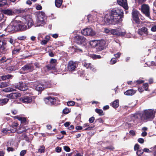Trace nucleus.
Returning a JSON list of instances; mask_svg holds the SVG:
<instances>
[{"label": "nucleus", "mask_w": 156, "mask_h": 156, "mask_svg": "<svg viewBox=\"0 0 156 156\" xmlns=\"http://www.w3.org/2000/svg\"><path fill=\"white\" fill-rule=\"evenodd\" d=\"M121 55V53L120 52H118L116 54H114V56L116 58H119L120 57Z\"/></svg>", "instance_id": "0e129e2a"}, {"label": "nucleus", "mask_w": 156, "mask_h": 156, "mask_svg": "<svg viewBox=\"0 0 156 156\" xmlns=\"http://www.w3.org/2000/svg\"><path fill=\"white\" fill-rule=\"evenodd\" d=\"M83 65L87 69H90L93 72H95L96 69L95 67L90 63L87 62L86 61H83L82 62Z\"/></svg>", "instance_id": "9d476101"}, {"label": "nucleus", "mask_w": 156, "mask_h": 156, "mask_svg": "<svg viewBox=\"0 0 156 156\" xmlns=\"http://www.w3.org/2000/svg\"><path fill=\"white\" fill-rule=\"evenodd\" d=\"M94 117L93 116L91 117L89 119V122L90 123H93L94 120Z\"/></svg>", "instance_id": "e2e57ef3"}, {"label": "nucleus", "mask_w": 156, "mask_h": 156, "mask_svg": "<svg viewBox=\"0 0 156 156\" xmlns=\"http://www.w3.org/2000/svg\"><path fill=\"white\" fill-rule=\"evenodd\" d=\"M20 50V48H15L12 51V53L13 54H15L19 52Z\"/></svg>", "instance_id": "79ce46f5"}, {"label": "nucleus", "mask_w": 156, "mask_h": 156, "mask_svg": "<svg viewBox=\"0 0 156 156\" xmlns=\"http://www.w3.org/2000/svg\"><path fill=\"white\" fill-rule=\"evenodd\" d=\"M140 9L143 14L149 18L151 19L150 15V8L148 5L146 4H142Z\"/></svg>", "instance_id": "20e7f679"}, {"label": "nucleus", "mask_w": 156, "mask_h": 156, "mask_svg": "<svg viewBox=\"0 0 156 156\" xmlns=\"http://www.w3.org/2000/svg\"><path fill=\"white\" fill-rule=\"evenodd\" d=\"M151 31L153 32L156 31V25L153 26L151 29Z\"/></svg>", "instance_id": "774afa93"}, {"label": "nucleus", "mask_w": 156, "mask_h": 156, "mask_svg": "<svg viewBox=\"0 0 156 156\" xmlns=\"http://www.w3.org/2000/svg\"><path fill=\"white\" fill-rule=\"evenodd\" d=\"M9 99L8 98H4L0 99V105H3L8 102Z\"/></svg>", "instance_id": "cd10ccee"}, {"label": "nucleus", "mask_w": 156, "mask_h": 156, "mask_svg": "<svg viewBox=\"0 0 156 156\" xmlns=\"http://www.w3.org/2000/svg\"><path fill=\"white\" fill-rule=\"evenodd\" d=\"M14 22H12L6 29V30L9 32L12 33L15 31V28L13 25Z\"/></svg>", "instance_id": "6ab92c4d"}, {"label": "nucleus", "mask_w": 156, "mask_h": 156, "mask_svg": "<svg viewBox=\"0 0 156 156\" xmlns=\"http://www.w3.org/2000/svg\"><path fill=\"white\" fill-rule=\"evenodd\" d=\"M122 10L116 9H112L109 14L106 15L103 19L105 23L107 25H115L118 22H121L124 16Z\"/></svg>", "instance_id": "f257e3e1"}, {"label": "nucleus", "mask_w": 156, "mask_h": 156, "mask_svg": "<svg viewBox=\"0 0 156 156\" xmlns=\"http://www.w3.org/2000/svg\"><path fill=\"white\" fill-rule=\"evenodd\" d=\"M48 42L47 40H44L41 41V43L42 44H47Z\"/></svg>", "instance_id": "69168bd1"}, {"label": "nucleus", "mask_w": 156, "mask_h": 156, "mask_svg": "<svg viewBox=\"0 0 156 156\" xmlns=\"http://www.w3.org/2000/svg\"><path fill=\"white\" fill-rule=\"evenodd\" d=\"M12 77L11 75L8 74L6 75H4L1 76V78L2 80H5L7 79H10Z\"/></svg>", "instance_id": "7c9ffc66"}, {"label": "nucleus", "mask_w": 156, "mask_h": 156, "mask_svg": "<svg viewBox=\"0 0 156 156\" xmlns=\"http://www.w3.org/2000/svg\"><path fill=\"white\" fill-rule=\"evenodd\" d=\"M19 68V66L18 65H17L15 66H12V69L13 70H16L18 69Z\"/></svg>", "instance_id": "338daca9"}, {"label": "nucleus", "mask_w": 156, "mask_h": 156, "mask_svg": "<svg viewBox=\"0 0 156 156\" xmlns=\"http://www.w3.org/2000/svg\"><path fill=\"white\" fill-rule=\"evenodd\" d=\"M156 110L148 109L144 110L140 113V119L144 122L152 120L154 118Z\"/></svg>", "instance_id": "f03ea898"}, {"label": "nucleus", "mask_w": 156, "mask_h": 156, "mask_svg": "<svg viewBox=\"0 0 156 156\" xmlns=\"http://www.w3.org/2000/svg\"><path fill=\"white\" fill-rule=\"evenodd\" d=\"M44 100L46 104L51 105H53L56 101V99L54 97L48 96L44 99Z\"/></svg>", "instance_id": "f8f14e48"}, {"label": "nucleus", "mask_w": 156, "mask_h": 156, "mask_svg": "<svg viewBox=\"0 0 156 156\" xmlns=\"http://www.w3.org/2000/svg\"><path fill=\"white\" fill-rule=\"evenodd\" d=\"M76 42L79 44H84L86 42V38L80 35H77L75 37Z\"/></svg>", "instance_id": "6e6552de"}, {"label": "nucleus", "mask_w": 156, "mask_h": 156, "mask_svg": "<svg viewBox=\"0 0 156 156\" xmlns=\"http://www.w3.org/2000/svg\"><path fill=\"white\" fill-rule=\"evenodd\" d=\"M16 119H18L20 121H21V122H24L26 121L25 118L24 117H20L18 116H16Z\"/></svg>", "instance_id": "ea45409f"}, {"label": "nucleus", "mask_w": 156, "mask_h": 156, "mask_svg": "<svg viewBox=\"0 0 156 156\" xmlns=\"http://www.w3.org/2000/svg\"><path fill=\"white\" fill-rule=\"evenodd\" d=\"M141 114H135L132 115L130 116V119L131 121L135 123H137V120L139 117L140 118Z\"/></svg>", "instance_id": "412c9836"}, {"label": "nucleus", "mask_w": 156, "mask_h": 156, "mask_svg": "<svg viewBox=\"0 0 156 156\" xmlns=\"http://www.w3.org/2000/svg\"><path fill=\"white\" fill-rule=\"evenodd\" d=\"M6 59V57L5 56H3L2 58H1L0 59V63H2L5 62H6L5 60Z\"/></svg>", "instance_id": "4d7b16f0"}, {"label": "nucleus", "mask_w": 156, "mask_h": 156, "mask_svg": "<svg viewBox=\"0 0 156 156\" xmlns=\"http://www.w3.org/2000/svg\"><path fill=\"white\" fill-rule=\"evenodd\" d=\"M67 105L69 106H72L74 105L75 102L73 101H70L67 102Z\"/></svg>", "instance_id": "3c124183"}, {"label": "nucleus", "mask_w": 156, "mask_h": 156, "mask_svg": "<svg viewBox=\"0 0 156 156\" xmlns=\"http://www.w3.org/2000/svg\"><path fill=\"white\" fill-rule=\"evenodd\" d=\"M136 92L135 91L132 89H130L127 90L126 92H124V94L126 95H132L134 94Z\"/></svg>", "instance_id": "393cba45"}, {"label": "nucleus", "mask_w": 156, "mask_h": 156, "mask_svg": "<svg viewBox=\"0 0 156 156\" xmlns=\"http://www.w3.org/2000/svg\"><path fill=\"white\" fill-rule=\"evenodd\" d=\"M44 87L45 88H50L51 87V83L48 81L45 82L43 83Z\"/></svg>", "instance_id": "2f4dec72"}, {"label": "nucleus", "mask_w": 156, "mask_h": 156, "mask_svg": "<svg viewBox=\"0 0 156 156\" xmlns=\"http://www.w3.org/2000/svg\"><path fill=\"white\" fill-rule=\"evenodd\" d=\"M5 20L4 17V15L2 13H0V22L2 20Z\"/></svg>", "instance_id": "5fc2aeb1"}, {"label": "nucleus", "mask_w": 156, "mask_h": 156, "mask_svg": "<svg viewBox=\"0 0 156 156\" xmlns=\"http://www.w3.org/2000/svg\"><path fill=\"white\" fill-rule=\"evenodd\" d=\"M44 13L43 12H41L38 14L36 22L35 24V27L42 26L44 24Z\"/></svg>", "instance_id": "7ed1b4c3"}, {"label": "nucleus", "mask_w": 156, "mask_h": 156, "mask_svg": "<svg viewBox=\"0 0 156 156\" xmlns=\"http://www.w3.org/2000/svg\"><path fill=\"white\" fill-rule=\"evenodd\" d=\"M4 45H5V43L4 41L3 40L2 41H0V48L2 46H3Z\"/></svg>", "instance_id": "052dcab7"}, {"label": "nucleus", "mask_w": 156, "mask_h": 156, "mask_svg": "<svg viewBox=\"0 0 156 156\" xmlns=\"http://www.w3.org/2000/svg\"><path fill=\"white\" fill-rule=\"evenodd\" d=\"M95 122H98L100 123H101L104 122V121L101 118H99L96 120Z\"/></svg>", "instance_id": "de8ad7c7"}, {"label": "nucleus", "mask_w": 156, "mask_h": 156, "mask_svg": "<svg viewBox=\"0 0 156 156\" xmlns=\"http://www.w3.org/2000/svg\"><path fill=\"white\" fill-rule=\"evenodd\" d=\"M77 66L78 64L77 62L70 61L68 64L67 68L69 71H74Z\"/></svg>", "instance_id": "1a4fd4ad"}, {"label": "nucleus", "mask_w": 156, "mask_h": 156, "mask_svg": "<svg viewBox=\"0 0 156 156\" xmlns=\"http://www.w3.org/2000/svg\"><path fill=\"white\" fill-rule=\"evenodd\" d=\"M116 62V60L115 58H113L111 59L110 62L111 64H115Z\"/></svg>", "instance_id": "a18cd8bd"}, {"label": "nucleus", "mask_w": 156, "mask_h": 156, "mask_svg": "<svg viewBox=\"0 0 156 156\" xmlns=\"http://www.w3.org/2000/svg\"><path fill=\"white\" fill-rule=\"evenodd\" d=\"M99 41L97 40L91 41H90V44L92 47H96Z\"/></svg>", "instance_id": "a878e982"}, {"label": "nucleus", "mask_w": 156, "mask_h": 156, "mask_svg": "<svg viewBox=\"0 0 156 156\" xmlns=\"http://www.w3.org/2000/svg\"><path fill=\"white\" fill-rule=\"evenodd\" d=\"M45 147L44 146H41L38 149V152L40 153H44L45 151Z\"/></svg>", "instance_id": "f704fd0d"}, {"label": "nucleus", "mask_w": 156, "mask_h": 156, "mask_svg": "<svg viewBox=\"0 0 156 156\" xmlns=\"http://www.w3.org/2000/svg\"><path fill=\"white\" fill-rule=\"evenodd\" d=\"M56 62V59L52 58L51 59L50 64L46 66V67L48 70L54 69L55 68Z\"/></svg>", "instance_id": "2eb2a0df"}, {"label": "nucleus", "mask_w": 156, "mask_h": 156, "mask_svg": "<svg viewBox=\"0 0 156 156\" xmlns=\"http://www.w3.org/2000/svg\"><path fill=\"white\" fill-rule=\"evenodd\" d=\"M111 33L113 35L119 36H123L125 34V32H122L118 29L111 30Z\"/></svg>", "instance_id": "ddd939ff"}, {"label": "nucleus", "mask_w": 156, "mask_h": 156, "mask_svg": "<svg viewBox=\"0 0 156 156\" xmlns=\"http://www.w3.org/2000/svg\"><path fill=\"white\" fill-rule=\"evenodd\" d=\"M95 111L100 115H104L103 114V111L101 109L97 108L95 109Z\"/></svg>", "instance_id": "4c0bfd02"}, {"label": "nucleus", "mask_w": 156, "mask_h": 156, "mask_svg": "<svg viewBox=\"0 0 156 156\" xmlns=\"http://www.w3.org/2000/svg\"><path fill=\"white\" fill-rule=\"evenodd\" d=\"M18 124L17 123H15L12 125L13 129H12V133L15 132L16 130V127L18 126Z\"/></svg>", "instance_id": "473e14b6"}, {"label": "nucleus", "mask_w": 156, "mask_h": 156, "mask_svg": "<svg viewBox=\"0 0 156 156\" xmlns=\"http://www.w3.org/2000/svg\"><path fill=\"white\" fill-rule=\"evenodd\" d=\"M26 22L25 23L28 26V28H30L34 24L32 20L30 18H27L26 19Z\"/></svg>", "instance_id": "5701e85b"}, {"label": "nucleus", "mask_w": 156, "mask_h": 156, "mask_svg": "<svg viewBox=\"0 0 156 156\" xmlns=\"http://www.w3.org/2000/svg\"><path fill=\"white\" fill-rule=\"evenodd\" d=\"M3 12L4 14L9 15H12L15 13L12 10L9 9L4 10Z\"/></svg>", "instance_id": "b1692460"}, {"label": "nucleus", "mask_w": 156, "mask_h": 156, "mask_svg": "<svg viewBox=\"0 0 156 156\" xmlns=\"http://www.w3.org/2000/svg\"><path fill=\"white\" fill-rule=\"evenodd\" d=\"M15 88L18 89L22 91H25L27 89V87L25 83L22 82H19L16 85H15Z\"/></svg>", "instance_id": "9b49d317"}, {"label": "nucleus", "mask_w": 156, "mask_h": 156, "mask_svg": "<svg viewBox=\"0 0 156 156\" xmlns=\"http://www.w3.org/2000/svg\"><path fill=\"white\" fill-rule=\"evenodd\" d=\"M140 146L138 144H136L134 147V150L135 151L138 150L139 149Z\"/></svg>", "instance_id": "13d9d810"}, {"label": "nucleus", "mask_w": 156, "mask_h": 156, "mask_svg": "<svg viewBox=\"0 0 156 156\" xmlns=\"http://www.w3.org/2000/svg\"><path fill=\"white\" fill-rule=\"evenodd\" d=\"M89 125L88 124H84L83 125V127H87L88 126V127L84 129V130H90L91 129L93 128L94 127V126H92V127H89Z\"/></svg>", "instance_id": "e433bc0d"}, {"label": "nucleus", "mask_w": 156, "mask_h": 156, "mask_svg": "<svg viewBox=\"0 0 156 156\" xmlns=\"http://www.w3.org/2000/svg\"><path fill=\"white\" fill-rule=\"evenodd\" d=\"M112 106L114 108H117L119 106V100H116L114 101L112 104Z\"/></svg>", "instance_id": "bb28decb"}, {"label": "nucleus", "mask_w": 156, "mask_h": 156, "mask_svg": "<svg viewBox=\"0 0 156 156\" xmlns=\"http://www.w3.org/2000/svg\"><path fill=\"white\" fill-rule=\"evenodd\" d=\"M144 81L141 80H138L134 82V83H136L138 84L142 83H143Z\"/></svg>", "instance_id": "680f3d73"}, {"label": "nucleus", "mask_w": 156, "mask_h": 156, "mask_svg": "<svg viewBox=\"0 0 156 156\" xmlns=\"http://www.w3.org/2000/svg\"><path fill=\"white\" fill-rule=\"evenodd\" d=\"M143 153V150H138L136 152V154L139 156L141 155Z\"/></svg>", "instance_id": "49530a36"}, {"label": "nucleus", "mask_w": 156, "mask_h": 156, "mask_svg": "<svg viewBox=\"0 0 156 156\" xmlns=\"http://www.w3.org/2000/svg\"><path fill=\"white\" fill-rule=\"evenodd\" d=\"M15 89L12 88H6L3 90V91L5 92H8L15 91Z\"/></svg>", "instance_id": "a19ab883"}, {"label": "nucleus", "mask_w": 156, "mask_h": 156, "mask_svg": "<svg viewBox=\"0 0 156 156\" xmlns=\"http://www.w3.org/2000/svg\"><path fill=\"white\" fill-rule=\"evenodd\" d=\"M118 4L122 6L124 9L127 10L128 9L127 0H117Z\"/></svg>", "instance_id": "4468645a"}, {"label": "nucleus", "mask_w": 156, "mask_h": 156, "mask_svg": "<svg viewBox=\"0 0 156 156\" xmlns=\"http://www.w3.org/2000/svg\"><path fill=\"white\" fill-rule=\"evenodd\" d=\"M139 12L135 10H133L132 13L133 20L137 24H140V22L139 17Z\"/></svg>", "instance_id": "0eeeda50"}, {"label": "nucleus", "mask_w": 156, "mask_h": 156, "mask_svg": "<svg viewBox=\"0 0 156 156\" xmlns=\"http://www.w3.org/2000/svg\"><path fill=\"white\" fill-rule=\"evenodd\" d=\"M70 112L69 109L68 108H65L63 110V112L64 114H67L68 113Z\"/></svg>", "instance_id": "09e8293b"}, {"label": "nucleus", "mask_w": 156, "mask_h": 156, "mask_svg": "<svg viewBox=\"0 0 156 156\" xmlns=\"http://www.w3.org/2000/svg\"><path fill=\"white\" fill-rule=\"evenodd\" d=\"M35 85V89L37 91H41L44 88L43 85V83L42 82L36 83Z\"/></svg>", "instance_id": "f3484780"}, {"label": "nucleus", "mask_w": 156, "mask_h": 156, "mask_svg": "<svg viewBox=\"0 0 156 156\" xmlns=\"http://www.w3.org/2000/svg\"><path fill=\"white\" fill-rule=\"evenodd\" d=\"M148 83H145L143 84V87L145 90H147L148 89Z\"/></svg>", "instance_id": "603ef678"}, {"label": "nucleus", "mask_w": 156, "mask_h": 156, "mask_svg": "<svg viewBox=\"0 0 156 156\" xmlns=\"http://www.w3.org/2000/svg\"><path fill=\"white\" fill-rule=\"evenodd\" d=\"M20 93H11L10 94H7L6 96L7 97L11 99H16L17 97L20 96Z\"/></svg>", "instance_id": "4be33fe9"}, {"label": "nucleus", "mask_w": 156, "mask_h": 156, "mask_svg": "<svg viewBox=\"0 0 156 156\" xmlns=\"http://www.w3.org/2000/svg\"><path fill=\"white\" fill-rule=\"evenodd\" d=\"M2 132L5 135L12 133V129H9L8 128L3 129Z\"/></svg>", "instance_id": "c756f323"}, {"label": "nucleus", "mask_w": 156, "mask_h": 156, "mask_svg": "<svg viewBox=\"0 0 156 156\" xmlns=\"http://www.w3.org/2000/svg\"><path fill=\"white\" fill-rule=\"evenodd\" d=\"M62 0H55V6L58 7H60L62 3Z\"/></svg>", "instance_id": "c85d7f7f"}, {"label": "nucleus", "mask_w": 156, "mask_h": 156, "mask_svg": "<svg viewBox=\"0 0 156 156\" xmlns=\"http://www.w3.org/2000/svg\"><path fill=\"white\" fill-rule=\"evenodd\" d=\"M22 69L23 71L30 72L33 70L34 67L31 64H27L22 67Z\"/></svg>", "instance_id": "a211bd4d"}, {"label": "nucleus", "mask_w": 156, "mask_h": 156, "mask_svg": "<svg viewBox=\"0 0 156 156\" xmlns=\"http://www.w3.org/2000/svg\"><path fill=\"white\" fill-rule=\"evenodd\" d=\"M92 58L94 59L100 58L101 56L100 55L93 54L92 55Z\"/></svg>", "instance_id": "37998d69"}, {"label": "nucleus", "mask_w": 156, "mask_h": 156, "mask_svg": "<svg viewBox=\"0 0 156 156\" xmlns=\"http://www.w3.org/2000/svg\"><path fill=\"white\" fill-rule=\"evenodd\" d=\"M63 148L64 150L67 152H69L70 150V148L68 146H64Z\"/></svg>", "instance_id": "8fccbe9b"}, {"label": "nucleus", "mask_w": 156, "mask_h": 156, "mask_svg": "<svg viewBox=\"0 0 156 156\" xmlns=\"http://www.w3.org/2000/svg\"><path fill=\"white\" fill-rule=\"evenodd\" d=\"M7 3L6 0H0V7H2L6 5Z\"/></svg>", "instance_id": "58836bf2"}, {"label": "nucleus", "mask_w": 156, "mask_h": 156, "mask_svg": "<svg viewBox=\"0 0 156 156\" xmlns=\"http://www.w3.org/2000/svg\"><path fill=\"white\" fill-rule=\"evenodd\" d=\"M137 141L140 144H143L144 142V140L142 138H139Z\"/></svg>", "instance_id": "bf43d9fd"}, {"label": "nucleus", "mask_w": 156, "mask_h": 156, "mask_svg": "<svg viewBox=\"0 0 156 156\" xmlns=\"http://www.w3.org/2000/svg\"><path fill=\"white\" fill-rule=\"evenodd\" d=\"M14 22V26L15 28V31L19 30H24L27 29V27L23 24H22L20 21H18L17 20H15L12 21Z\"/></svg>", "instance_id": "39448f33"}, {"label": "nucleus", "mask_w": 156, "mask_h": 156, "mask_svg": "<svg viewBox=\"0 0 156 156\" xmlns=\"http://www.w3.org/2000/svg\"><path fill=\"white\" fill-rule=\"evenodd\" d=\"M55 151L59 153L61 151V148L59 147H57L55 148Z\"/></svg>", "instance_id": "864d4df0"}, {"label": "nucleus", "mask_w": 156, "mask_h": 156, "mask_svg": "<svg viewBox=\"0 0 156 156\" xmlns=\"http://www.w3.org/2000/svg\"><path fill=\"white\" fill-rule=\"evenodd\" d=\"M140 30H141V31H142L144 34H146L147 33V29L145 27H142L140 29Z\"/></svg>", "instance_id": "c03bdc74"}, {"label": "nucleus", "mask_w": 156, "mask_h": 156, "mask_svg": "<svg viewBox=\"0 0 156 156\" xmlns=\"http://www.w3.org/2000/svg\"><path fill=\"white\" fill-rule=\"evenodd\" d=\"M81 33L85 36H94L95 34V32L92 29L90 28H87L83 29L81 31Z\"/></svg>", "instance_id": "423d86ee"}, {"label": "nucleus", "mask_w": 156, "mask_h": 156, "mask_svg": "<svg viewBox=\"0 0 156 156\" xmlns=\"http://www.w3.org/2000/svg\"><path fill=\"white\" fill-rule=\"evenodd\" d=\"M27 130L26 129H24V127H21L19 129L17 130V133H21L23 132H25Z\"/></svg>", "instance_id": "72a5a7b5"}, {"label": "nucleus", "mask_w": 156, "mask_h": 156, "mask_svg": "<svg viewBox=\"0 0 156 156\" xmlns=\"http://www.w3.org/2000/svg\"><path fill=\"white\" fill-rule=\"evenodd\" d=\"M26 153V150H23L20 153V155L21 156H23Z\"/></svg>", "instance_id": "6e6d98bb"}, {"label": "nucleus", "mask_w": 156, "mask_h": 156, "mask_svg": "<svg viewBox=\"0 0 156 156\" xmlns=\"http://www.w3.org/2000/svg\"><path fill=\"white\" fill-rule=\"evenodd\" d=\"M105 47V42L104 41H99L96 47L98 51H101Z\"/></svg>", "instance_id": "dca6fc26"}, {"label": "nucleus", "mask_w": 156, "mask_h": 156, "mask_svg": "<svg viewBox=\"0 0 156 156\" xmlns=\"http://www.w3.org/2000/svg\"><path fill=\"white\" fill-rule=\"evenodd\" d=\"M7 41L8 42H9L12 45H14L15 43V41L13 39L11 38H8L7 39Z\"/></svg>", "instance_id": "c9c22d12"}, {"label": "nucleus", "mask_w": 156, "mask_h": 156, "mask_svg": "<svg viewBox=\"0 0 156 156\" xmlns=\"http://www.w3.org/2000/svg\"><path fill=\"white\" fill-rule=\"evenodd\" d=\"M21 100L23 103L28 104L31 103L32 99L30 96H24L21 98Z\"/></svg>", "instance_id": "aec40b11"}]
</instances>
